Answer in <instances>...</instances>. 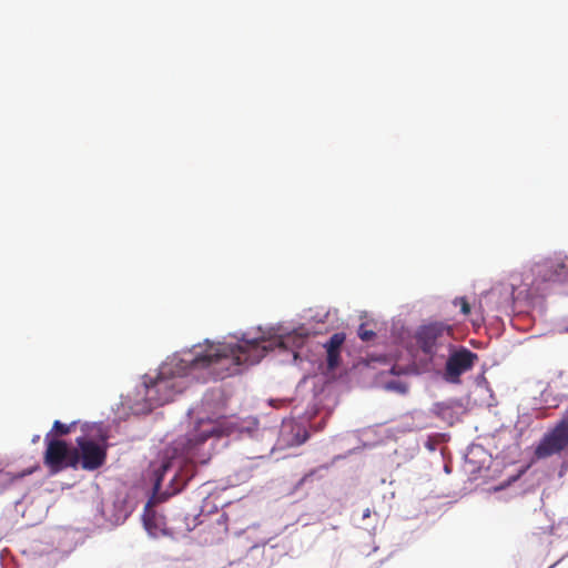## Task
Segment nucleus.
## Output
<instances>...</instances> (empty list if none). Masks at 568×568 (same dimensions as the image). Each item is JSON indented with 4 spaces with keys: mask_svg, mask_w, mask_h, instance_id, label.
<instances>
[{
    "mask_svg": "<svg viewBox=\"0 0 568 568\" xmlns=\"http://www.w3.org/2000/svg\"><path fill=\"white\" fill-rule=\"evenodd\" d=\"M274 345L275 342L266 339H241L236 344L206 339L194 345L183 357H173L163 364L156 378L145 383L150 408L173 400L175 394L182 392L183 386L178 378L205 371L214 379H224L257 364Z\"/></svg>",
    "mask_w": 568,
    "mask_h": 568,
    "instance_id": "f257e3e1",
    "label": "nucleus"
},
{
    "mask_svg": "<svg viewBox=\"0 0 568 568\" xmlns=\"http://www.w3.org/2000/svg\"><path fill=\"white\" fill-rule=\"evenodd\" d=\"M73 425H74V423L71 425H65V424L61 423L60 420H55L53 423L52 430L55 432V434L60 435V436L67 435L71 432V427Z\"/></svg>",
    "mask_w": 568,
    "mask_h": 568,
    "instance_id": "ddd939ff",
    "label": "nucleus"
},
{
    "mask_svg": "<svg viewBox=\"0 0 568 568\" xmlns=\"http://www.w3.org/2000/svg\"><path fill=\"white\" fill-rule=\"evenodd\" d=\"M31 473H32V470H31V469H30V470H24V471L20 475V477H23V476H26V475H30Z\"/></svg>",
    "mask_w": 568,
    "mask_h": 568,
    "instance_id": "dca6fc26",
    "label": "nucleus"
},
{
    "mask_svg": "<svg viewBox=\"0 0 568 568\" xmlns=\"http://www.w3.org/2000/svg\"><path fill=\"white\" fill-rule=\"evenodd\" d=\"M454 305H459L464 315H468L470 313V305L466 297H456L454 300Z\"/></svg>",
    "mask_w": 568,
    "mask_h": 568,
    "instance_id": "4468645a",
    "label": "nucleus"
},
{
    "mask_svg": "<svg viewBox=\"0 0 568 568\" xmlns=\"http://www.w3.org/2000/svg\"><path fill=\"white\" fill-rule=\"evenodd\" d=\"M369 515H371V511H369V509L367 508V509L364 511V514H363V518H367V517H369Z\"/></svg>",
    "mask_w": 568,
    "mask_h": 568,
    "instance_id": "2eb2a0df",
    "label": "nucleus"
},
{
    "mask_svg": "<svg viewBox=\"0 0 568 568\" xmlns=\"http://www.w3.org/2000/svg\"><path fill=\"white\" fill-rule=\"evenodd\" d=\"M229 427L224 422L219 419H201L184 438L176 440L174 453L180 452L186 459L192 463L204 464L210 459V452L204 450L203 446L211 437H221L227 435Z\"/></svg>",
    "mask_w": 568,
    "mask_h": 568,
    "instance_id": "f03ea898",
    "label": "nucleus"
},
{
    "mask_svg": "<svg viewBox=\"0 0 568 568\" xmlns=\"http://www.w3.org/2000/svg\"><path fill=\"white\" fill-rule=\"evenodd\" d=\"M454 328L444 322H430L420 325L414 339L418 349L432 362L436 358H445L444 349L448 351L453 345Z\"/></svg>",
    "mask_w": 568,
    "mask_h": 568,
    "instance_id": "7ed1b4c3",
    "label": "nucleus"
},
{
    "mask_svg": "<svg viewBox=\"0 0 568 568\" xmlns=\"http://www.w3.org/2000/svg\"><path fill=\"white\" fill-rule=\"evenodd\" d=\"M71 449L63 440L52 439L48 442L44 454V464L53 471H59L65 467H70L67 463L70 458Z\"/></svg>",
    "mask_w": 568,
    "mask_h": 568,
    "instance_id": "6e6552de",
    "label": "nucleus"
},
{
    "mask_svg": "<svg viewBox=\"0 0 568 568\" xmlns=\"http://www.w3.org/2000/svg\"><path fill=\"white\" fill-rule=\"evenodd\" d=\"M359 338L364 342H369L375 337V332L367 328L366 324H361L357 331Z\"/></svg>",
    "mask_w": 568,
    "mask_h": 568,
    "instance_id": "f8f14e48",
    "label": "nucleus"
},
{
    "mask_svg": "<svg viewBox=\"0 0 568 568\" xmlns=\"http://www.w3.org/2000/svg\"><path fill=\"white\" fill-rule=\"evenodd\" d=\"M172 457L170 454H169V450L165 452V455L162 459V463L161 465L155 468L153 470V474H154V488L158 490L161 488V484H162V480H163V477L165 475V473L172 468Z\"/></svg>",
    "mask_w": 568,
    "mask_h": 568,
    "instance_id": "9b49d317",
    "label": "nucleus"
},
{
    "mask_svg": "<svg viewBox=\"0 0 568 568\" xmlns=\"http://www.w3.org/2000/svg\"><path fill=\"white\" fill-rule=\"evenodd\" d=\"M535 283L566 282L568 281V267L566 256L555 255L542 258L531 266Z\"/></svg>",
    "mask_w": 568,
    "mask_h": 568,
    "instance_id": "0eeeda50",
    "label": "nucleus"
},
{
    "mask_svg": "<svg viewBox=\"0 0 568 568\" xmlns=\"http://www.w3.org/2000/svg\"><path fill=\"white\" fill-rule=\"evenodd\" d=\"M345 342L344 333H335L324 344L326 348V362L328 369L333 371L339 365L341 361V348Z\"/></svg>",
    "mask_w": 568,
    "mask_h": 568,
    "instance_id": "1a4fd4ad",
    "label": "nucleus"
},
{
    "mask_svg": "<svg viewBox=\"0 0 568 568\" xmlns=\"http://www.w3.org/2000/svg\"><path fill=\"white\" fill-rule=\"evenodd\" d=\"M479 356L465 346H455L448 349L443 377L450 384H460L462 375L473 371Z\"/></svg>",
    "mask_w": 568,
    "mask_h": 568,
    "instance_id": "39448f33",
    "label": "nucleus"
},
{
    "mask_svg": "<svg viewBox=\"0 0 568 568\" xmlns=\"http://www.w3.org/2000/svg\"><path fill=\"white\" fill-rule=\"evenodd\" d=\"M77 448L71 449L68 465L72 468L81 466L83 470H97L102 467L106 460V446L95 443L87 436H80L75 439Z\"/></svg>",
    "mask_w": 568,
    "mask_h": 568,
    "instance_id": "20e7f679",
    "label": "nucleus"
},
{
    "mask_svg": "<svg viewBox=\"0 0 568 568\" xmlns=\"http://www.w3.org/2000/svg\"><path fill=\"white\" fill-rule=\"evenodd\" d=\"M568 447V416L564 417L552 429L544 435L537 447L535 456L538 459L560 454Z\"/></svg>",
    "mask_w": 568,
    "mask_h": 568,
    "instance_id": "423d86ee",
    "label": "nucleus"
},
{
    "mask_svg": "<svg viewBox=\"0 0 568 568\" xmlns=\"http://www.w3.org/2000/svg\"><path fill=\"white\" fill-rule=\"evenodd\" d=\"M143 524L152 537H160L169 534L164 517L156 514L154 510L149 509V504L146 505L143 515Z\"/></svg>",
    "mask_w": 568,
    "mask_h": 568,
    "instance_id": "9d476101",
    "label": "nucleus"
}]
</instances>
